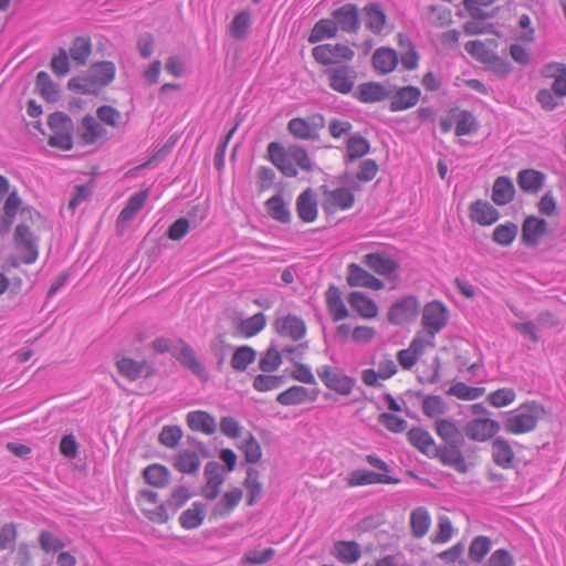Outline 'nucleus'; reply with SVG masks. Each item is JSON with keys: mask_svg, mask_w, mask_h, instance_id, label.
<instances>
[{"mask_svg": "<svg viewBox=\"0 0 566 566\" xmlns=\"http://www.w3.org/2000/svg\"><path fill=\"white\" fill-rule=\"evenodd\" d=\"M268 155L272 164L287 177H295L298 170H312L311 159L302 147L284 148L279 143L272 142L268 146Z\"/></svg>", "mask_w": 566, "mask_h": 566, "instance_id": "1", "label": "nucleus"}, {"mask_svg": "<svg viewBox=\"0 0 566 566\" xmlns=\"http://www.w3.org/2000/svg\"><path fill=\"white\" fill-rule=\"evenodd\" d=\"M544 408L535 402H526L512 411L504 422L507 433L523 434L533 431L544 416Z\"/></svg>", "mask_w": 566, "mask_h": 566, "instance_id": "2", "label": "nucleus"}, {"mask_svg": "<svg viewBox=\"0 0 566 566\" xmlns=\"http://www.w3.org/2000/svg\"><path fill=\"white\" fill-rule=\"evenodd\" d=\"M464 48L471 56L483 63L492 72L501 76L510 73V64L495 52L497 42L494 39L486 42L480 40L469 41Z\"/></svg>", "mask_w": 566, "mask_h": 566, "instance_id": "3", "label": "nucleus"}, {"mask_svg": "<svg viewBox=\"0 0 566 566\" xmlns=\"http://www.w3.org/2000/svg\"><path fill=\"white\" fill-rule=\"evenodd\" d=\"M115 73L116 67L113 62H98L91 66L88 77L73 78L69 86L77 88L82 93H96L101 87L114 81Z\"/></svg>", "mask_w": 566, "mask_h": 566, "instance_id": "4", "label": "nucleus"}, {"mask_svg": "<svg viewBox=\"0 0 566 566\" xmlns=\"http://www.w3.org/2000/svg\"><path fill=\"white\" fill-rule=\"evenodd\" d=\"M316 373L328 390L340 396L350 395L356 384L355 379L346 375L344 370L331 365H323L318 367Z\"/></svg>", "mask_w": 566, "mask_h": 566, "instance_id": "5", "label": "nucleus"}, {"mask_svg": "<svg viewBox=\"0 0 566 566\" xmlns=\"http://www.w3.org/2000/svg\"><path fill=\"white\" fill-rule=\"evenodd\" d=\"M48 125L52 130L48 144L60 150H70L73 146L71 119L62 113H54L49 116Z\"/></svg>", "mask_w": 566, "mask_h": 566, "instance_id": "6", "label": "nucleus"}, {"mask_svg": "<svg viewBox=\"0 0 566 566\" xmlns=\"http://www.w3.org/2000/svg\"><path fill=\"white\" fill-rule=\"evenodd\" d=\"M476 127L474 116L470 112L458 107L449 109L440 119V128L443 134H448L454 128L457 136H465L474 132Z\"/></svg>", "mask_w": 566, "mask_h": 566, "instance_id": "7", "label": "nucleus"}, {"mask_svg": "<svg viewBox=\"0 0 566 566\" xmlns=\"http://www.w3.org/2000/svg\"><path fill=\"white\" fill-rule=\"evenodd\" d=\"M354 50L344 43H325L313 49V57L322 65H336L354 59Z\"/></svg>", "mask_w": 566, "mask_h": 566, "instance_id": "8", "label": "nucleus"}, {"mask_svg": "<svg viewBox=\"0 0 566 566\" xmlns=\"http://www.w3.org/2000/svg\"><path fill=\"white\" fill-rule=\"evenodd\" d=\"M13 243L21 263L33 264L38 260V242L27 224L21 223L17 226Z\"/></svg>", "mask_w": 566, "mask_h": 566, "instance_id": "9", "label": "nucleus"}, {"mask_svg": "<svg viewBox=\"0 0 566 566\" xmlns=\"http://www.w3.org/2000/svg\"><path fill=\"white\" fill-rule=\"evenodd\" d=\"M497 0H463V6L469 14L472 17V21H468L463 25V30L467 34H482L491 33V24H486L481 20H484L488 15L483 12V8L492 6Z\"/></svg>", "mask_w": 566, "mask_h": 566, "instance_id": "10", "label": "nucleus"}, {"mask_svg": "<svg viewBox=\"0 0 566 566\" xmlns=\"http://www.w3.org/2000/svg\"><path fill=\"white\" fill-rule=\"evenodd\" d=\"M449 312L440 301H432L422 310V327L433 338L448 323Z\"/></svg>", "mask_w": 566, "mask_h": 566, "instance_id": "11", "label": "nucleus"}, {"mask_svg": "<svg viewBox=\"0 0 566 566\" xmlns=\"http://www.w3.org/2000/svg\"><path fill=\"white\" fill-rule=\"evenodd\" d=\"M420 311V303L415 296H403L388 310L387 318L394 325H403L413 321Z\"/></svg>", "mask_w": 566, "mask_h": 566, "instance_id": "12", "label": "nucleus"}, {"mask_svg": "<svg viewBox=\"0 0 566 566\" xmlns=\"http://www.w3.org/2000/svg\"><path fill=\"white\" fill-rule=\"evenodd\" d=\"M500 430L497 421L489 417L473 418L467 422L464 432L473 441L484 442L493 438Z\"/></svg>", "mask_w": 566, "mask_h": 566, "instance_id": "13", "label": "nucleus"}, {"mask_svg": "<svg viewBox=\"0 0 566 566\" xmlns=\"http://www.w3.org/2000/svg\"><path fill=\"white\" fill-rule=\"evenodd\" d=\"M346 282L350 287H364L371 291H380L385 287L380 279L357 263L347 265Z\"/></svg>", "mask_w": 566, "mask_h": 566, "instance_id": "14", "label": "nucleus"}, {"mask_svg": "<svg viewBox=\"0 0 566 566\" xmlns=\"http://www.w3.org/2000/svg\"><path fill=\"white\" fill-rule=\"evenodd\" d=\"M355 203L353 191L345 187L324 191L323 209L326 213H335L350 209Z\"/></svg>", "mask_w": 566, "mask_h": 566, "instance_id": "15", "label": "nucleus"}, {"mask_svg": "<svg viewBox=\"0 0 566 566\" xmlns=\"http://www.w3.org/2000/svg\"><path fill=\"white\" fill-rule=\"evenodd\" d=\"M2 210L3 216L0 218V233L9 232L18 212L22 216H28L29 218L36 213L32 208L22 207V200L18 196L17 191L9 193L3 203Z\"/></svg>", "mask_w": 566, "mask_h": 566, "instance_id": "16", "label": "nucleus"}, {"mask_svg": "<svg viewBox=\"0 0 566 566\" xmlns=\"http://www.w3.org/2000/svg\"><path fill=\"white\" fill-rule=\"evenodd\" d=\"M363 263L378 275L389 280L397 279L399 263L385 253H368L363 256Z\"/></svg>", "mask_w": 566, "mask_h": 566, "instance_id": "17", "label": "nucleus"}, {"mask_svg": "<svg viewBox=\"0 0 566 566\" xmlns=\"http://www.w3.org/2000/svg\"><path fill=\"white\" fill-rule=\"evenodd\" d=\"M421 97V91L417 86H401L389 92V108L391 112H403L415 107Z\"/></svg>", "mask_w": 566, "mask_h": 566, "instance_id": "18", "label": "nucleus"}, {"mask_svg": "<svg viewBox=\"0 0 566 566\" xmlns=\"http://www.w3.org/2000/svg\"><path fill=\"white\" fill-rule=\"evenodd\" d=\"M461 446L462 443H451L437 447L434 454L443 465L464 474L469 471V464L460 450Z\"/></svg>", "mask_w": 566, "mask_h": 566, "instance_id": "19", "label": "nucleus"}, {"mask_svg": "<svg viewBox=\"0 0 566 566\" xmlns=\"http://www.w3.org/2000/svg\"><path fill=\"white\" fill-rule=\"evenodd\" d=\"M548 232V223L546 220L536 216H527L522 224L521 239L527 247H537Z\"/></svg>", "mask_w": 566, "mask_h": 566, "instance_id": "20", "label": "nucleus"}, {"mask_svg": "<svg viewBox=\"0 0 566 566\" xmlns=\"http://www.w3.org/2000/svg\"><path fill=\"white\" fill-rule=\"evenodd\" d=\"M137 503L143 513L154 523L164 524L169 520V515L163 504H157V494L150 491H142Z\"/></svg>", "mask_w": 566, "mask_h": 566, "instance_id": "21", "label": "nucleus"}, {"mask_svg": "<svg viewBox=\"0 0 566 566\" xmlns=\"http://www.w3.org/2000/svg\"><path fill=\"white\" fill-rule=\"evenodd\" d=\"M399 479L391 478L385 473H376L365 469L352 471L347 479L346 485L348 488H357L373 484H397Z\"/></svg>", "mask_w": 566, "mask_h": 566, "instance_id": "22", "label": "nucleus"}, {"mask_svg": "<svg viewBox=\"0 0 566 566\" xmlns=\"http://www.w3.org/2000/svg\"><path fill=\"white\" fill-rule=\"evenodd\" d=\"M329 87L340 94L353 91L357 74L349 66H339L327 71Z\"/></svg>", "mask_w": 566, "mask_h": 566, "instance_id": "23", "label": "nucleus"}, {"mask_svg": "<svg viewBox=\"0 0 566 566\" xmlns=\"http://www.w3.org/2000/svg\"><path fill=\"white\" fill-rule=\"evenodd\" d=\"M206 483L201 488V494L207 500H214L224 482L223 470L217 462H209L205 468Z\"/></svg>", "mask_w": 566, "mask_h": 566, "instance_id": "24", "label": "nucleus"}, {"mask_svg": "<svg viewBox=\"0 0 566 566\" xmlns=\"http://www.w3.org/2000/svg\"><path fill=\"white\" fill-rule=\"evenodd\" d=\"M318 397V390L308 389L303 386H292L280 392L276 401L282 406H296L307 402H314Z\"/></svg>", "mask_w": 566, "mask_h": 566, "instance_id": "25", "label": "nucleus"}, {"mask_svg": "<svg viewBox=\"0 0 566 566\" xmlns=\"http://www.w3.org/2000/svg\"><path fill=\"white\" fill-rule=\"evenodd\" d=\"M350 308L364 319H374L379 314V307L377 303L365 293L354 291L348 294L347 297Z\"/></svg>", "mask_w": 566, "mask_h": 566, "instance_id": "26", "label": "nucleus"}, {"mask_svg": "<svg viewBox=\"0 0 566 566\" xmlns=\"http://www.w3.org/2000/svg\"><path fill=\"white\" fill-rule=\"evenodd\" d=\"M397 365L390 357H385L378 363V369H364L361 373V381L369 387L379 386V380H387L397 373Z\"/></svg>", "mask_w": 566, "mask_h": 566, "instance_id": "27", "label": "nucleus"}, {"mask_svg": "<svg viewBox=\"0 0 566 566\" xmlns=\"http://www.w3.org/2000/svg\"><path fill=\"white\" fill-rule=\"evenodd\" d=\"M542 76L553 80L551 90L559 97H566V64L560 62H549L542 69Z\"/></svg>", "mask_w": 566, "mask_h": 566, "instance_id": "28", "label": "nucleus"}, {"mask_svg": "<svg viewBox=\"0 0 566 566\" xmlns=\"http://www.w3.org/2000/svg\"><path fill=\"white\" fill-rule=\"evenodd\" d=\"M148 198V190H143L134 193L127 201L124 209L117 217L116 228L123 232L130 221L135 218L138 211L144 207Z\"/></svg>", "mask_w": 566, "mask_h": 566, "instance_id": "29", "label": "nucleus"}, {"mask_svg": "<svg viewBox=\"0 0 566 566\" xmlns=\"http://www.w3.org/2000/svg\"><path fill=\"white\" fill-rule=\"evenodd\" d=\"M337 29L345 32H356L360 27L359 10L356 4L347 3L333 12Z\"/></svg>", "mask_w": 566, "mask_h": 566, "instance_id": "30", "label": "nucleus"}, {"mask_svg": "<svg viewBox=\"0 0 566 566\" xmlns=\"http://www.w3.org/2000/svg\"><path fill=\"white\" fill-rule=\"evenodd\" d=\"M469 217L472 222L486 227L499 219L497 210L486 200H475L469 207Z\"/></svg>", "mask_w": 566, "mask_h": 566, "instance_id": "31", "label": "nucleus"}, {"mask_svg": "<svg viewBox=\"0 0 566 566\" xmlns=\"http://www.w3.org/2000/svg\"><path fill=\"white\" fill-rule=\"evenodd\" d=\"M365 27L376 35L381 34L387 27V15L384 8L376 2L368 3L363 9Z\"/></svg>", "mask_w": 566, "mask_h": 566, "instance_id": "32", "label": "nucleus"}, {"mask_svg": "<svg viewBox=\"0 0 566 566\" xmlns=\"http://www.w3.org/2000/svg\"><path fill=\"white\" fill-rule=\"evenodd\" d=\"M186 423L191 431L211 436L217 431L216 418L205 410L188 412Z\"/></svg>", "mask_w": 566, "mask_h": 566, "instance_id": "33", "label": "nucleus"}, {"mask_svg": "<svg viewBox=\"0 0 566 566\" xmlns=\"http://www.w3.org/2000/svg\"><path fill=\"white\" fill-rule=\"evenodd\" d=\"M115 366L118 374L124 378L130 381H136L143 376L147 367V363L145 360H136L132 357L125 356L124 354H116Z\"/></svg>", "mask_w": 566, "mask_h": 566, "instance_id": "34", "label": "nucleus"}, {"mask_svg": "<svg viewBox=\"0 0 566 566\" xmlns=\"http://www.w3.org/2000/svg\"><path fill=\"white\" fill-rule=\"evenodd\" d=\"M105 134L106 130L98 119L91 115L85 116L78 127V139L83 145H94L102 139Z\"/></svg>", "mask_w": 566, "mask_h": 566, "instance_id": "35", "label": "nucleus"}, {"mask_svg": "<svg viewBox=\"0 0 566 566\" xmlns=\"http://www.w3.org/2000/svg\"><path fill=\"white\" fill-rule=\"evenodd\" d=\"M325 303L327 311L334 322H339L349 316L340 290L335 285H329L325 292Z\"/></svg>", "mask_w": 566, "mask_h": 566, "instance_id": "36", "label": "nucleus"}, {"mask_svg": "<svg viewBox=\"0 0 566 566\" xmlns=\"http://www.w3.org/2000/svg\"><path fill=\"white\" fill-rule=\"evenodd\" d=\"M296 211L298 218L306 223L316 220L318 208L315 192L307 188L296 199Z\"/></svg>", "mask_w": 566, "mask_h": 566, "instance_id": "37", "label": "nucleus"}, {"mask_svg": "<svg viewBox=\"0 0 566 566\" xmlns=\"http://www.w3.org/2000/svg\"><path fill=\"white\" fill-rule=\"evenodd\" d=\"M388 96L389 91L378 82L361 83L354 92V97L366 104L385 101Z\"/></svg>", "mask_w": 566, "mask_h": 566, "instance_id": "38", "label": "nucleus"}, {"mask_svg": "<svg viewBox=\"0 0 566 566\" xmlns=\"http://www.w3.org/2000/svg\"><path fill=\"white\" fill-rule=\"evenodd\" d=\"M242 500V491L232 489L227 491L211 510V517L220 520L229 516Z\"/></svg>", "mask_w": 566, "mask_h": 566, "instance_id": "39", "label": "nucleus"}, {"mask_svg": "<svg viewBox=\"0 0 566 566\" xmlns=\"http://www.w3.org/2000/svg\"><path fill=\"white\" fill-rule=\"evenodd\" d=\"M175 356L184 367L188 368L197 377L202 380L208 379L205 366L200 363L193 349L188 344L181 342V347Z\"/></svg>", "mask_w": 566, "mask_h": 566, "instance_id": "40", "label": "nucleus"}, {"mask_svg": "<svg viewBox=\"0 0 566 566\" xmlns=\"http://www.w3.org/2000/svg\"><path fill=\"white\" fill-rule=\"evenodd\" d=\"M398 55L395 50L379 48L373 54V66L379 74L391 73L398 65Z\"/></svg>", "mask_w": 566, "mask_h": 566, "instance_id": "41", "label": "nucleus"}, {"mask_svg": "<svg viewBox=\"0 0 566 566\" xmlns=\"http://www.w3.org/2000/svg\"><path fill=\"white\" fill-rule=\"evenodd\" d=\"M276 329L280 335L298 340L304 337L306 327L304 322L293 315H287L276 321Z\"/></svg>", "mask_w": 566, "mask_h": 566, "instance_id": "42", "label": "nucleus"}, {"mask_svg": "<svg viewBox=\"0 0 566 566\" xmlns=\"http://www.w3.org/2000/svg\"><path fill=\"white\" fill-rule=\"evenodd\" d=\"M265 326V315L256 313L248 318L240 319L235 326V333L242 338H251L262 332Z\"/></svg>", "mask_w": 566, "mask_h": 566, "instance_id": "43", "label": "nucleus"}, {"mask_svg": "<svg viewBox=\"0 0 566 566\" xmlns=\"http://www.w3.org/2000/svg\"><path fill=\"white\" fill-rule=\"evenodd\" d=\"M515 188L506 176L497 177L492 188V200L497 206L510 203L514 199Z\"/></svg>", "mask_w": 566, "mask_h": 566, "instance_id": "44", "label": "nucleus"}, {"mask_svg": "<svg viewBox=\"0 0 566 566\" xmlns=\"http://www.w3.org/2000/svg\"><path fill=\"white\" fill-rule=\"evenodd\" d=\"M492 459L501 468H512L514 464V451L505 439L497 438L492 443Z\"/></svg>", "mask_w": 566, "mask_h": 566, "instance_id": "45", "label": "nucleus"}, {"mask_svg": "<svg viewBox=\"0 0 566 566\" xmlns=\"http://www.w3.org/2000/svg\"><path fill=\"white\" fill-rule=\"evenodd\" d=\"M201 461L198 452L191 450H184L174 457V468L184 473L192 474L196 473L200 468Z\"/></svg>", "mask_w": 566, "mask_h": 566, "instance_id": "46", "label": "nucleus"}, {"mask_svg": "<svg viewBox=\"0 0 566 566\" xmlns=\"http://www.w3.org/2000/svg\"><path fill=\"white\" fill-rule=\"evenodd\" d=\"M544 181L545 175L534 169H524L517 175V185L524 192H538L543 188Z\"/></svg>", "mask_w": 566, "mask_h": 566, "instance_id": "47", "label": "nucleus"}, {"mask_svg": "<svg viewBox=\"0 0 566 566\" xmlns=\"http://www.w3.org/2000/svg\"><path fill=\"white\" fill-rule=\"evenodd\" d=\"M408 441L420 452L429 454L434 452L436 446L431 434L421 428H412L407 433Z\"/></svg>", "mask_w": 566, "mask_h": 566, "instance_id": "48", "label": "nucleus"}, {"mask_svg": "<svg viewBox=\"0 0 566 566\" xmlns=\"http://www.w3.org/2000/svg\"><path fill=\"white\" fill-rule=\"evenodd\" d=\"M431 525V517L424 507H417L410 514V528L416 538L423 537Z\"/></svg>", "mask_w": 566, "mask_h": 566, "instance_id": "49", "label": "nucleus"}, {"mask_svg": "<svg viewBox=\"0 0 566 566\" xmlns=\"http://www.w3.org/2000/svg\"><path fill=\"white\" fill-rule=\"evenodd\" d=\"M334 555L345 564L356 563L361 555L359 545L354 541H342L334 545Z\"/></svg>", "mask_w": 566, "mask_h": 566, "instance_id": "50", "label": "nucleus"}, {"mask_svg": "<svg viewBox=\"0 0 566 566\" xmlns=\"http://www.w3.org/2000/svg\"><path fill=\"white\" fill-rule=\"evenodd\" d=\"M205 520V506L199 502L191 504L189 509L184 511L179 516V523L185 530H193L199 527Z\"/></svg>", "mask_w": 566, "mask_h": 566, "instance_id": "51", "label": "nucleus"}, {"mask_svg": "<svg viewBox=\"0 0 566 566\" xmlns=\"http://www.w3.org/2000/svg\"><path fill=\"white\" fill-rule=\"evenodd\" d=\"M256 359V352L248 345H242L235 348L231 357V367L235 371H245L248 367Z\"/></svg>", "mask_w": 566, "mask_h": 566, "instance_id": "52", "label": "nucleus"}, {"mask_svg": "<svg viewBox=\"0 0 566 566\" xmlns=\"http://www.w3.org/2000/svg\"><path fill=\"white\" fill-rule=\"evenodd\" d=\"M143 475L145 481L155 488H165L170 481V472L163 464H150L145 468Z\"/></svg>", "mask_w": 566, "mask_h": 566, "instance_id": "53", "label": "nucleus"}, {"mask_svg": "<svg viewBox=\"0 0 566 566\" xmlns=\"http://www.w3.org/2000/svg\"><path fill=\"white\" fill-rule=\"evenodd\" d=\"M265 208L271 218L282 223L291 221V212L281 195L272 196L265 202Z\"/></svg>", "mask_w": 566, "mask_h": 566, "instance_id": "54", "label": "nucleus"}, {"mask_svg": "<svg viewBox=\"0 0 566 566\" xmlns=\"http://www.w3.org/2000/svg\"><path fill=\"white\" fill-rule=\"evenodd\" d=\"M338 32L335 19H322L313 27L308 42L317 43L326 38H334Z\"/></svg>", "mask_w": 566, "mask_h": 566, "instance_id": "55", "label": "nucleus"}, {"mask_svg": "<svg viewBox=\"0 0 566 566\" xmlns=\"http://www.w3.org/2000/svg\"><path fill=\"white\" fill-rule=\"evenodd\" d=\"M436 432L446 442V444L463 443L461 431L450 420L438 419L436 421Z\"/></svg>", "mask_w": 566, "mask_h": 566, "instance_id": "56", "label": "nucleus"}, {"mask_svg": "<svg viewBox=\"0 0 566 566\" xmlns=\"http://www.w3.org/2000/svg\"><path fill=\"white\" fill-rule=\"evenodd\" d=\"M287 129L298 139H314L317 136L314 125L301 117L292 118L287 124Z\"/></svg>", "mask_w": 566, "mask_h": 566, "instance_id": "57", "label": "nucleus"}, {"mask_svg": "<svg viewBox=\"0 0 566 566\" xmlns=\"http://www.w3.org/2000/svg\"><path fill=\"white\" fill-rule=\"evenodd\" d=\"M369 148L370 145L366 138L358 135L349 137L346 145V161L352 163L361 158L369 151Z\"/></svg>", "mask_w": 566, "mask_h": 566, "instance_id": "58", "label": "nucleus"}, {"mask_svg": "<svg viewBox=\"0 0 566 566\" xmlns=\"http://www.w3.org/2000/svg\"><path fill=\"white\" fill-rule=\"evenodd\" d=\"M91 53L92 43L86 38H76L70 48V56L78 65L86 64Z\"/></svg>", "mask_w": 566, "mask_h": 566, "instance_id": "59", "label": "nucleus"}, {"mask_svg": "<svg viewBox=\"0 0 566 566\" xmlns=\"http://www.w3.org/2000/svg\"><path fill=\"white\" fill-rule=\"evenodd\" d=\"M36 91L48 102H55L59 97L57 86L51 81L46 72H39L35 82Z\"/></svg>", "mask_w": 566, "mask_h": 566, "instance_id": "60", "label": "nucleus"}, {"mask_svg": "<svg viewBox=\"0 0 566 566\" xmlns=\"http://www.w3.org/2000/svg\"><path fill=\"white\" fill-rule=\"evenodd\" d=\"M247 490V504L249 506L254 505L262 496V484L259 480V474L254 470H250L244 481Z\"/></svg>", "mask_w": 566, "mask_h": 566, "instance_id": "61", "label": "nucleus"}, {"mask_svg": "<svg viewBox=\"0 0 566 566\" xmlns=\"http://www.w3.org/2000/svg\"><path fill=\"white\" fill-rule=\"evenodd\" d=\"M284 382L283 376L271 375V373H264L256 375L253 379V388L256 391L265 392L280 388Z\"/></svg>", "mask_w": 566, "mask_h": 566, "instance_id": "62", "label": "nucleus"}, {"mask_svg": "<svg viewBox=\"0 0 566 566\" xmlns=\"http://www.w3.org/2000/svg\"><path fill=\"white\" fill-rule=\"evenodd\" d=\"M517 234V226L509 222L499 224L493 231V240L500 245L507 247L513 243Z\"/></svg>", "mask_w": 566, "mask_h": 566, "instance_id": "63", "label": "nucleus"}, {"mask_svg": "<svg viewBox=\"0 0 566 566\" xmlns=\"http://www.w3.org/2000/svg\"><path fill=\"white\" fill-rule=\"evenodd\" d=\"M516 399V394L512 388H500L489 394L486 400L495 408H503L513 403Z\"/></svg>", "mask_w": 566, "mask_h": 566, "instance_id": "64", "label": "nucleus"}]
</instances>
